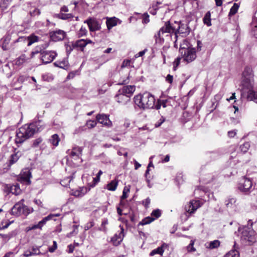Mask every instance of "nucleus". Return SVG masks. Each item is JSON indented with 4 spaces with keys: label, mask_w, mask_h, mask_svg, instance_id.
I'll return each mask as SVG.
<instances>
[{
    "label": "nucleus",
    "mask_w": 257,
    "mask_h": 257,
    "mask_svg": "<svg viewBox=\"0 0 257 257\" xmlns=\"http://www.w3.org/2000/svg\"><path fill=\"white\" fill-rule=\"evenodd\" d=\"M65 32L61 30L54 31L51 35L52 39L54 41L62 40L65 38Z\"/></svg>",
    "instance_id": "obj_13"
},
{
    "label": "nucleus",
    "mask_w": 257,
    "mask_h": 257,
    "mask_svg": "<svg viewBox=\"0 0 257 257\" xmlns=\"http://www.w3.org/2000/svg\"><path fill=\"white\" fill-rule=\"evenodd\" d=\"M168 245L166 243H163L161 246L158 247L156 249L153 250L150 253L151 256H153L156 254H159L160 255H162L164 250L163 248L165 247H167Z\"/></svg>",
    "instance_id": "obj_22"
},
{
    "label": "nucleus",
    "mask_w": 257,
    "mask_h": 257,
    "mask_svg": "<svg viewBox=\"0 0 257 257\" xmlns=\"http://www.w3.org/2000/svg\"><path fill=\"white\" fill-rule=\"evenodd\" d=\"M73 49L76 48H73V43L71 45H67L66 47V52L68 54H70Z\"/></svg>",
    "instance_id": "obj_56"
},
{
    "label": "nucleus",
    "mask_w": 257,
    "mask_h": 257,
    "mask_svg": "<svg viewBox=\"0 0 257 257\" xmlns=\"http://www.w3.org/2000/svg\"><path fill=\"white\" fill-rule=\"evenodd\" d=\"M1 237L3 239V240L7 242L10 238L13 237V233H9L8 234L1 235Z\"/></svg>",
    "instance_id": "obj_45"
},
{
    "label": "nucleus",
    "mask_w": 257,
    "mask_h": 257,
    "mask_svg": "<svg viewBox=\"0 0 257 257\" xmlns=\"http://www.w3.org/2000/svg\"><path fill=\"white\" fill-rule=\"evenodd\" d=\"M150 201H151V200H150V198H147V199H146L145 200H144L143 201V203L146 207H148L150 203Z\"/></svg>",
    "instance_id": "obj_62"
},
{
    "label": "nucleus",
    "mask_w": 257,
    "mask_h": 257,
    "mask_svg": "<svg viewBox=\"0 0 257 257\" xmlns=\"http://www.w3.org/2000/svg\"><path fill=\"white\" fill-rule=\"evenodd\" d=\"M220 245V241L218 240H215L210 241L209 244L208 248L210 249H213L218 247Z\"/></svg>",
    "instance_id": "obj_36"
},
{
    "label": "nucleus",
    "mask_w": 257,
    "mask_h": 257,
    "mask_svg": "<svg viewBox=\"0 0 257 257\" xmlns=\"http://www.w3.org/2000/svg\"><path fill=\"white\" fill-rule=\"evenodd\" d=\"M193 203L190 201L189 204L185 206V210L186 212L188 213L191 214L192 213H194L195 211L193 210Z\"/></svg>",
    "instance_id": "obj_41"
},
{
    "label": "nucleus",
    "mask_w": 257,
    "mask_h": 257,
    "mask_svg": "<svg viewBox=\"0 0 257 257\" xmlns=\"http://www.w3.org/2000/svg\"><path fill=\"white\" fill-rule=\"evenodd\" d=\"M29 60V58H27L25 55L23 54L15 60V64L16 65L20 66L25 63L28 62Z\"/></svg>",
    "instance_id": "obj_20"
},
{
    "label": "nucleus",
    "mask_w": 257,
    "mask_h": 257,
    "mask_svg": "<svg viewBox=\"0 0 257 257\" xmlns=\"http://www.w3.org/2000/svg\"><path fill=\"white\" fill-rule=\"evenodd\" d=\"M130 191V189L128 188H126V187H125L123 188L122 195L121 196V199H124L127 197V196L126 195V193Z\"/></svg>",
    "instance_id": "obj_51"
},
{
    "label": "nucleus",
    "mask_w": 257,
    "mask_h": 257,
    "mask_svg": "<svg viewBox=\"0 0 257 257\" xmlns=\"http://www.w3.org/2000/svg\"><path fill=\"white\" fill-rule=\"evenodd\" d=\"M94 225L93 222H90L88 223L84 227L85 230H88Z\"/></svg>",
    "instance_id": "obj_59"
},
{
    "label": "nucleus",
    "mask_w": 257,
    "mask_h": 257,
    "mask_svg": "<svg viewBox=\"0 0 257 257\" xmlns=\"http://www.w3.org/2000/svg\"><path fill=\"white\" fill-rule=\"evenodd\" d=\"M118 185V182L116 180H112L107 185V189L110 191H115Z\"/></svg>",
    "instance_id": "obj_28"
},
{
    "label": "nucleus",
    "mask_w": 257,
    "mask_h": 257,
    "mask_svg": "<svg viewBox=\"0 0 257 257\" xmlns=\"http://www.w3.org/2000/svg\"><path fill=\"white\" fill-rule=\"evenodd\" d=\"M41 12L40 10L35 8L33 11L30 12V15L32 17L35 16L36 15H39L40 14Z\"/></svg>",
    "instance_id": "obj_49"
},
{
    "label": "nucleus",
    "mask_w": 257,
    "mask_h": 257,
    "mask_svg": "<svg viewBox=\"0 0 257 257\" xmlns=\"http://www.w3.org/2000/svg\"><path fill=\"white\" fill-rule=\"evenodd\" d=\"M249 147H250L249 143L245 142L243 144L240 145L238 150H239L241 152H242L243 153H245L247 152Z\"/></svg>",
    "instance_id": "obj_31"
},
{
    "label": "nucleus",
    "mask_w": 257,
    "mask_h": 257,
    "mask_svg": "<svg viewBox=\"0 0 257 257\" xmlns=\"http://www.w3.org/2000/svg\"><path fill=\"white\" fill-rule=\"evenodd\" d=\"M181 58L178 57L177 58L174 62V70H175L176 69V67L179 65L180 62Z\"/></svg>",
    "instance_id": "obj_53"
},
{
    "label": "nucleus",
    "mask_w": 257,
    "mask_h": 257,
    "mask_svg": "<svg viewBox=\"0 0 257 257\" xmlns=\"http://www.w3.org/2000/svg\"><path fill=\"white\" fill-rule=\"evenodd\" d=\"M135 89L134 85H127L123 86L121 89H120L118 91L125 95L127 96L128 95L130 98L131 96L135 91Z\"/></svg>",
    "instance_id": "obj_14"
},
{
    "label": "nucleus",
    "mask_w": 257,
    "mask_h": 257,
    "mask_svg": "<svg viewBox=\"0 0 257 257\" xmlns=\"http://www.w3.org/2000/svg\"><path fill=\"white\" fill-rule=\"evenodd\" d=\"M54 65L61 68L66 69L68 65L67 61H57L54 63Z\"/></svg>",
    "instance_id": "obj_34"
},
{
    "label": "nucleus",
    "mask_w": 257,
    "mask_h": 257,
    "mask_svg": "<svg viewBox=\"0 0 257 257\" xmlns=\"http://www.w3.org/2000/svg\"><path fill=\"white\" fill-rule=\"evenodd\" d=\"M252 183L250 179L244 177L238 184V189L245 194H249L252 189Z\"/></svg>",
    "instance_id": "obj_8"
},
{
    "label": "nucleus",
    "mask_w": 257,
    "mask_h": 257,
    "mask_svg": "<svg viewBox=\"0 0 257 257\" xmlns=\"http://www.w3.org/2000/svg\"><path fill=\"white\" fill-rule=\"evenodd\" d=\"M236 134V132L235 130L230 131L228 132V136L230 138L234 137Z\"/></svg>",
    "instance_id": "obj_63"
},
{
    "label": "nucleus",
    "mask_w": 257,
    "mask_h": 257,
    "mask_svg": "<svg viewBox=\"0 0 257 257\" xmlns=\"http://www.w3.org/2000/svg\"><path fill=\"white\" fill-rule=\"evenodd\" d=\"M108 116L105 114H98L96 115V118L99 123L107 127H110L112 126V122L109 120Z\"/></svg>",
    "instance_id": "obj_10"
},
{
    "label": "nucleus",
    "mask_w": 257,
    "mask_h": 257,
    "mask_svg": "<svg viewBox=\"0 0 257 257\" xmlns=\"http://www.w3.org/2000/svg\"><path fill=\"white\" fill-rule=\"evenodd\" d=\"M194 241L193 240H191L190 243L187 246V249L188 252H194L196 250L195 248L194 247Z\"/></svg>",
    "instance_id": "obj_47"
},
{
    "label": "nucleus",
    "mask_w": 257,
    "mask_h": 257,
    "mask_svg": "<svg viewBox=\"0 0 257 257\" xmlns=\"http://www.w3.org/2000/svg\"><path fill=\"white\" fill-rule=\"evenodd\" d=\"M116 101L120 104H126L128 102L130 101V98L129 96L125 95L121 93L118 91V93L115 95Z\"/></svg>",
    "instance_id": "obj_16"
},
{
    "label": "nucleus",
    "mask_w": 257,
    "mask_h": 257,
    "mask_svg": "<svg viewBox=\"0 0 257 257\" xmlns=\"http://www.w3.org/2000/svg\"><path fill=\"white\" fill-rule=\"evenodd\" d=\"M86 33L87 30H86V29L82 27L78 33V37H83L86 35Z\"/></svg>",
    "instance_id": "obj_48"
},
{
    "label": "nucleus",
    "mask_w": 257,
    "mask_h": 257,
    "mask_svg": "<svg viewBox=\"0 0 257 257\" xmlns=\"http://www.w3.org/2000/svg\"><path fill=\"white\" fill-rule=\"evenodd\" d=\"M203 21L204 24L206 25L207 26H211V14L209 11L207 12L203 19Z\"/></svg>",
    "instance_id": "obj_27"
},
{
    "label": "nucleus",
    "mask_w": 257,
    "mask_h": 257,
    "mask_svg": "<svg viewBox=\"0 0 257 257\" xmlns=\"http://www.w3.org/2000/svg\"><path fill=\"white\" fill-rule=\"evenodd\" d=\"M117 24L116 20L115 18H110L106 21V25L108 29L110 30Z\"/></svg>",
    "instance_id": "obj_29"
},
{
    "label": "nucleus",
    "mask_w": 257,
    "mask_h": 257,
    "mask_svg": "<svg viewBox=\"0 0 257 257\" xmlns=\"http://www.w3.org/2000/svg\"><path fill=\"white\" fill-rule=\"evenodd\" d=\"M87 44V43L85 40L80 39L76 41L75 43H73V48H76L78 50L83 51Z\"/></svg>",
    "instance_id": "obj_18"
},
{
    "label": "nucleus",
    "mask_w": 257,
    "mask_h": 257,
    "mask_svg": "<svg viewBox=\"0 0 257 257\" xmlns=\"http://www.w3.org/2000/svg\"><path fill=\"white\" fill-rule=\"evenodd\" d=\"M40 247H41V246H33L32 248L31 253H35L34 255L40 254Z\"/></svg>",
    "instance_id": "obj_46"
},
{
    "label": "nucleus",
    "mask_w": 257,
    "mask_h": 257,
    "mask_svg": "<svg viewBox=\"0 0 257 257\" xmlns=\"http://www.w3.org/2000/svg\"><path fill=\"white\" fill-rule=\"evenodd\" d=\"M43 139L41 138H39L33 141L32 145V147L36 148L42 143Z\"/></svg>",
    "instance_id": "obj_44"
},
{
    "label": "nucleus",
    "mask_w": 257,
    "mask_h": 257,
    "mask_svg": "<svg viewBox=\"0 0 257 257\" xmlns=\"http://www.w3.org/2000/svg\"><path fill=\"white\" fill-rule=\"evenodd\" d=\"M53 245L51 247H50L48 249L50 252H53L57 247V242L56 241H53Z\"/></svg>",
    "instance_id": "obj_52"
},
{
    "label": "nucleus",
    "mask_w": 257,
    "mask_h": 257,
    "mask_svg": "<svg viewBox=\"0 0 257 257\" xmlns=\"http://www.w3.org/2000/svg\"><path fill=\"white\" fill-rule=\"evenodd\" d=\"M238 8L239 5L236 3H234L230 10L229 15H233L237 13Z\"/></svg>",
    "instance_id": "obj_40"
},
{
    "label": "nucleus",
    "mask_w": 257,
    "mask_h": 257,
    "mask_svg": "<svg viewBox=\"0 0 257 257\" xmlns=\"http://www.w3.org/2000/svg\"><path fill=\"white\" fill-rule=\"evenodd\" d=\"M21 156V153L19 151L11 155L10 159V165H13L17 162Z\"/></svg>",
    "instance_id": "obj_24"
},
{
    "label": "nucleus",
    "mask_w": 257,
    "mask_h": 257,
    "mask_svg": "<svg viewBox=\"0 0 257 257\" xmlns=\"http://www.w3.org/2000/svg\"><path fill=\"white\" fill-rule=\"evenodd\" d=\"M168 100H158L157 104L155 105L156 109H159L161 106H162L164 108L167 106V103Z\"/></svg>",
    "instance_id": "obj_33"
},
{
    "label": "nucleus",
    "mask_w": 257,
    "mask_h": 257,
    "mask_svg": "<svg viewBox=\"0 0 257 257\" xmlns=\"http://www.w3.org/2000/svg\"><path fill=\"white\" fill-rule=\"evenodd\" d=\"M32 177L31 173L28 169L23 170L20 175V180L27 184L31 183L30 178Z\"/></svg>",
    "instance_id": "obj_12"
},
{
    "label": "nucleus",
    "mask_w": 257,
    "mask_h": 257,
    "mask_svg": "<svg viewBox=\"0 0 257 257\" xmlns=\"http://www.w3.org/2000/svg\"><path fill=\"white\" fill-rule=\"evenodd\" d=\"M10 0H3L0 3V8L2 10L4 11L6 10L10 4Z\"/></svg>",
    "instance_id": "obj_37"
},
{
    "label": "nucleus",
    "mask_w": 257,
    "mask_h": 257,
    "mask_svg": "<svg viewBox=\"0 0 257 257\" xmlns=\"http://www.w3.org/2000/svg\"><path fill=\"white\" fill-rule=\"evenodd\" d=\"M173 77L172 75H171L170 74L167 75V76L166 78V80L167 82H168L169 83H172L173 82Z\"/></svg>",
    "instance_id": "obj_61"
},
{
    "label": "nucleus",
    "mask_w": 257,
    "mask_h": 257,
    "mask_svg": "<svg viewBox=\"0 0 257 257\" xmlns=\"http://www.w3.org/2000/svg\"><path fill=\"white\" fill-rule=\"evenodd\" d=\"M155 219V218L151 217H147L143 219L141 222H139L138 225H144L149 224L153 222Z\"/></svg>",
    "instance_id": "obj_30"
},
{
    "label": "nucleus",
    "mask_w": 257,
    "mask_h": 257,
    "mask_svg": "<svg viewBox=\"0 0 257 257\" xmlns=\"http://www.w3.org/2000/svg\"><path fill=\"white\" fill-rule=\"evenodd\" d=\"M225 205L227 208H231L233 207V205L236 202V199L234 198H229L226 200Z\"/></svg>",
    "instance_id": "obj_35"
},
{
    "label": "nucleus",
    "mask_w": 257,
    "mask_h": 257,
    "mask_svg": "<svg viewBox=\"0 0 257 257\" xmlns=\"http://www.w3.org/2000/svg\"><path fill=\"white\" fill-rule=\"evenodd\" d=\"M233 248V249L228 252L224 257H239V252L236 250L235 242H234Z\"/></svg>",
    "instance_id": "obj_23"
},
{
    "label": "nucleus",
    "mask_w": 257,
    "mask_h": 257,
    "mask_svg": "<svg viewBox=\"0 0 257 257\" xmlns=\"http://www.w3.org/2000/svg\"><path fill=\"white\" fill-rule=\"evenodd\" d=\"M108 224V220L106 218H104L101 222V227L99 228V230L102 231L104 232H106L107 231V228L105 227V225Z\"/></svg>",
    "instance_id": "obj_38"
},
{
    "label": "nucleus",
    "mask_w": 257,
    "mask_h": 257,
    "mask_svg": "<svg viewBox=\"0 0 257 257\" xmlns=\"http://www.w3.org/2000/svg\"><path fill=\"white\" fill-rule=\"evenodd\" d=\"M166 26L167 27V29H168V33H174L176 37H177V27L173 25H171L169 21H168L165 23Z\"/></svg>",
    "instance_id": "obj_26"
},
{
    "label": "nucleus",
    "mask_w": 257,
    "mask_h": 257,
    "mask_svg": "<svg viewBox=\"0 0 257 257\" xmlns=\"http://www.w3.org/2000/svg\"><path fill=\"white\" fill-rule=\"evenodd\" d=\"M123 230V228L121 227V231L118 233V234H116L111 238V241L113 242L114 245H117L120 244V242L122 240L124 236Z\"/></svg>",
    "instance_id": "obj_17"
},
{
    "label": "nucleus",
    "mask_w": 257,
    "mask_h": 257,
    "mask_svg": "<svg viewBox=\"0 0 257 257\" xmlns=\"http://www.w3.org/2000/svg\"><path fill=\"white\" fill-rule=\"evenodd\" d=\"M252 224V220H249L247 226H244L242 228L239 227L238 229L241 232V240L246 245H251L255 241V233L251 228Z\"/></svg>",
    "instance_id": "obj_3"
},
{
    "label": "nucleus",
    "mask_w": 257,
    "mask_h": 257,
    "mask_svg": "<svg viewBox=\"0 0 257 257\" xmlns=\"http://www.w3.org/2000/svg\"><path fill=\"white\" fill-rule=\"evenodd\" d=\"M130 63H131V61L130 60H127V59L124 60L122 63L121 67V68H124V67L128 66H130Z\"/></svg>",
    "instance_id": "obj_55"
},
{
    "label": "nucleus",
    "mask_w": 257,
    "mask_h": 257,
    "mask_svg": "<svg viewBox=\"0 0 257 257\" xmlns=\"http://www.w3.org/2000/svg\"><path fill=\"white\" fill-rule=\"evenodd\" d=\"M76 72H71L67 76V79H72L75 75Z\"/></svg>",
    "instance_id": "obj_64"
},
{
    "label": "nucleus",
    "mask_w": 257,
    "mask_h": 257,
    "mask_svg": "<svg viewBox=\"0 0 257 257\" xmlns=\"http://www.w3.org/2000/svg\"><path fill=\"white\" fill-rule=\"evenodd\" d=\"M9 192L16 195H18L20 194L21 190L20 188V186L18 184L15 185H11L9 188Z\"/></svg>",
    "instance_id": "obj_21"
},
{
    "label": "nucleus",
    "mask_w": 257,
    "mask_h": 257,
    "mask_svg": "<svg viewBox=\"0 0 257 257\" xmlns=\"http://www.w3.org/2000/svg\"><path fill=\"white\" fill-rule=\"evenodd\" d=\"M243 75L246 76L251 77L252 75V69L249 66H246L245 67L244 71L243 72Z\"/></svg>",
    "instance_id": "obj_39"
},
{
    "label": "nucleus",
    "mask_w": 257,
    "mask_h": 257,
    "mask_svg": "<svg viewBox=\"0 0 257 257\" xmlns=\"http://www.w3.org/2000/svg\"><path fill=\"white\" fill-rule=\"evenodd\" d=\"M40 53L41 55V60L43 63L48 64L51 63L57 56V53L54 51H42L41 47H37L35 51H33L31 54V58H33L36 54Z\"/></svg>",
    "instance_id": "obj_4"
},
{
    "label": "nucleus",
    "mask_w": 257,
    "mask_h": 257,
    "mask_svg": "<svg viewBox=\"0 0 257 257\" xmlns=\"http://www.w3.org/2000/svg\"><path fill=\"white\" fill-rule=\"evenodd\" d=\"M151 215L155 219L158 218L161 215V211L159 209H156L152 211Z\"/></svg>",
    "instance_id": "obj_42"
},
{
    "label": "nucleus",
    "mask_w": 257,
    "mask_h": 257,
    "mask_svg": "<svg viewBox=\"0 0 257 257\" xmlns=\"http://www.w3.org/2000/svg\"><path fill=\"white\" fill-rule=\"evenodd\" d=\"M39 37L38 36H36L35 35H31L30 37H28L27 38L26 37H20L19 38L17 41H24L26 43H27L28 46H30L34 43L37 42L38 41Z\"/></svg>",
    "instance_id": "obj_15"
},
{
    "label": "nucleus",
    "mask_w": 257,
    "mask_h": 257,
    "mask_svg": "<svg viewBox=\"0 0 257 257\" xmlns=\"http://www.w3.org/2000/svg\"><path fill=\"white\" fill-rule=\"evenodd\" d=\"M60 140L58 135L57 134H54L51 136V138L49 139V142L53 146L56 147L58 145Z\"/></svg>",
    "instance_id": "obj_25"
},
{
    "label": "nucleus",
    "mask_w": 257,
    "mask_h": 257,
    "mask_svg": "<svg viewBox=\"0 0 257 257\" xmlns=\"http://www.w3.org/2000/svg\"><path fill=\"white\" fill-rule=\"evenodd\" d=\"M179 52L184 58V60L188 63L193 61L196 57V51L194 48L187 49L181 45Z\"/></svg>",
    "instance_id": "obj_7"
},
{
    "label": "nucleus",
    "mask_w": 257,
    "mask_h": 257,
    "mask_svg": "<svg viewBox=\"0 0 257 257\" xmlns=\"http://www.w3.org/2000/svg\"><path fill=\"white\" fill-rule=\"evenodd\" d=\"M57 17L62 20H68L73 17L71 14L59 13L57 15Z\"/></svg>",
    "instance_id": "obj_32"
},
{
    "label": "nucleus",
    "mask_w": 257,
    "mask_h": 257,
    "mask_svg": "<svg viewBox=\"0 0 257 257\" xmlns=\"http://www.w3.org/2000/svg\"><path fill=\"white\" fill-rule=\"evenodd\" d=\"M175 24L177 26V34H182L185 36L189 34L190 32V28L188 24H182L181 22H175Z\"/></svg>",
    "instance_id": "obj_9"
},
{
    "label": "nucleus",
    "mask_w": 257,
    "mask_h": 257,
    "mask_svg": "<svg viewBox=\"0 0 257 257\" xmlns=\"http://www.w3.org/2000/svg\"><path fill=\"white\" fill-rule=\"evenodd\" d=\"M24 199L16 203L11 210V214L13 215L19 216L21 215L27 216L33 211V208H30L23 203Z\"/></svg>",
    "instance_id": "obj_5"
},
{
    "label": "nucleus",
    "mask_w": 257,
    "mask_h": 257,
    "mask_svg": "<svg viewBox=\"0 0 257 257\" xmlns=\"http://www.w3.org/2000/svg\"><path fill=\"white\" fill-rule=\"evenodd\" d=\"M96 121L92 120H89L86 123V125L88 128H92L94 127L96 125Z\"/></svg>",
    "instance_id": "obj_43"
},
{
    "label": "nucleus",
    "mask_w": 257,
    "mask_h": 257,
    "mask_svg": "<svg viewBox=\"0 0 257 257\" xmlns=\"http://www.w3.org/2000/svg\"><path fill=\"white\" fill-rule=\"evenodd\" d=\"M84 23L87 24L89 30L92 32L99 30L100 28L98 22L93 18H90L85 21Z\"/></svg>",
    "instance_id": "obj_11"
},
{
    "label": "nucleus",
    "mask_w": 257,
    "mask_h": 257,
    "mask_svg": "<svg viewBox=\"0 0 257 257\" xmlns=\"http://www.w3.org/2000/svg\"><path fill=\"white\" fill-rule=\"evenodd\" d=\"M85 130L84 126H80L78 128H76L74 131V134H79Z\"/></svg>",
    "instance_id": "obj_60"
},
{
    "label": "nucleus",
    "mask_w": 257,
    "mask_h": 257,
    "mask_svg": "<svg viewBox=\"0 0 257 257\" xmlns=\"http://www.w3.org/2000/svg\"><path fill=\"white\" fill-rule=\"evenodd\" d=\"M45 128V125L41 120L30 124H26L19 128L17 132L15 142L22 144L26 140L32 137L36 133L41 132Z\"/></svg>",
    "instance_id": "obj_1"
},
{
    "label": "nucleus",
    "mask_w": 257,
    "mask_h": 257,
    "mask_svg": "<svg viewBox=\"0 0 257 257\" xmlns=\"http://www.w3.org/2000/svg\"><path fill=\"white\" fill-rule=\"evenodd\" d=\"M134 100L135 104L141 109L153 108L155 106L154 96L149 92L135 96Z\"/></svg>",
    "instance_id": "obj_2"
},
{
    "label": "nucleus",
    "mask_w": 257,
    "mask_h": 257,
    "mask_svg": "<svg viewBox=\"0 0 257 257\" xmlns=\"http://www.w3.org/2000/svg\"><path fill=\"white\" fill-rule=\"evenodd\" d=\"M191 202L193 203V210L195 211L198 208L200 207V203L198 201L196 200H192Z\"/></svg>",
    "instance_id": "obj_50"
},
{
    "label": "nucleus",
    "mask_w": 257,
    "mask_h": 257,
    "mask_svg": "<svg viewBox=\"0 0 257 257\" xmlns=\"http://www.w3.org/2000/svg\"><path fill=\"white\" fill-rule=\"evenodd\" d=\"M100 180V177L96 176V177L93 178V184L91 185V187H93L95 186L97 183H98Z\"/></svg>",
    "instance_id": "obj_57"
},
{
    "label": "nucleus",
    "mask_w": 257,
    "mask_h": 257,
    "mask_svg": "<svg viewBox=\"0 0 257 257\" xmlns=\"http://www.w3.org/2000/svg\"><path fill=\"white\" fill-rule=\"evenodd\" d=\"M242 85L244 89L246 88L247 98L248 100L253 101L257 103V91H255L252 89V84L248 78H245L243 81Z\"/></svg>",
    "instance_id": "obj_6"
},
{
    "label": "nucleus",
    "mask_w": 257,
    "mask_h": 257,
    "mask_svg": "<svg viewBox=\"0 0 257 257\" xmlns=\"http://www.w3.org/2000/svg\"><path fill=\"white\" fill-rule=\"evenodd\" d=\"M34 253H32L31 251L30 250H28L25 251L24 253V257H29L30 256L34 255Z\"/></svg>",
    "instance_id": "obj_58"
},
{
    "label": "nucleus",
    "mask_w": 257,
    "mask_h": 257,
    "mask_svg": "<svg viewBox=\"0 0 257 257\" xmlns=\"http://www.w3.org/2000/svg\"><path fill=\"white\" fill-rule=\"evenodd\" d=\"M168 29H167V27L166 26V23L165 24V26L162 27L160 30L158 31L157 34L155 35V38L156 39V42L159 43L161 41V34H163L165 33H168Z\"/></svg>",
    "instance_id": "obj_19"
},
{
    "label": "nucleus",
    "mask_w": 257,
    "mask_h": 257,
    "mask_svg": "<svg viewBox=\"0 0 257 257\" xmlns=\"http://www.w3.org/2000/svg\"><path fill=\"white\" fill-rule=\"evenodd\" d=\"M150 21L149 16L147 13H145L143 17V22L145 24H147Z\"/></svg>",
    "instance_id": "obj_54"
}]
</instances>
